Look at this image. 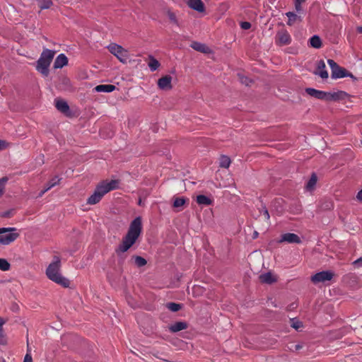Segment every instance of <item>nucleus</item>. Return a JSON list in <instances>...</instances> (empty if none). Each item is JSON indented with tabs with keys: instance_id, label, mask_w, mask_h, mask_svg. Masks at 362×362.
Listing matches in <instances>:
<instances>
[{
	"instance_id": "37",
	"label": "nucleus",
	"mask_w": 362,
	"mask_h": 362,
	"mask_svg": "<svg viewBox=\"0 0 362 362\" xmlns=\"http://www.w3.org/2000/svg\"><path fill=\"white\" fill-rule=\"evenodd\" d=\"M13 214H14V210L11 209V210H8V211L3 212L1 214V217L10 218V217L13 216Z\"/></svg>"
},
{
	"instance_id": "20",
	"label": "nucleus",
	"mask_w": 362,
	"mask_h": 362,
	"mask_svg": "<svg viewBox=\"0 0 362 362\" xmlns=\"http://www.w3.org/2000/svg\"><path fill=\"white\" fill-rule=\"evenodd\" d=\"M116 88L115 86L112 84L98 85L95 88L97 92L111 93Z\"/></svg>"
},
{
	"instance_id": "21",
	"label": "nucleus",
	"mask_w": 362,
	"mask_h": 362,
	"mask_svg": "<svg viewBox=\"0 0 362 362\" xmlns=\"http://www.w3.org/2000/svg\"><path fill=\"white\" fill-rule=\"evenodd\" d=\"M60 178H59L57 176L54 177L52 179H51L49 182L47 183L46 187L41 192L40 196L44 194L46 192L49 190L53 187L56 186L59 183Z\"/></svg>"
},
{
	"instance_id": "42",
	"label": "nucleus",
	"mask_w": 362,
	"mask_h": 362,
	"mask_svg": "<svg viewBox=\"0 0 362 362\" xmlns=\"http://www.w3.org/2000/svg\"><path fill=\"white\" fill-rule=\"evenodd\" d=\"M352 264L357 268L362 267V257H360L355 260L354 262H353Z\"/></svg>"
},
{
	"instance_id": "49",
	"label": "nucleus",
	"mask_w": 362,
	"mask_h": 362,
	"mask_svg": "<svg viewBox=\"0 0 362 362\" xmlns=\"http://www.w3.org/2000/svg\"><path fill=\"white\" fill-rule=\"evenodd\" d=\"M303 346L301 344H296L295 346V350L296 351H298L300 350V349H302Z\"/></svg>"
},
{
	"instance_id": "9",
	"label": "nucleus",
	"mask_w": 362,
	"mask_h": 362,
	"mask_svg": "<svg viewBox=\"0 0 362 362\" xmlns=\"http://www.w3.org/2000/svg\"><path fill=\"white\" fill-rule=\"evenodd\" d=\"M334 275V274L331 271H322L312 276L311 281L315 284L325 283L327 281H330Z\"/></svg>"
},
{
	"instance_id": "32",
	"label": "nucleus",
	"mask_w": 362,
	"mask_h": 362,
	"mask_svg": "<svg viewBox=\"0 0 362 362\" xmlns=\"http://www.w3.org/2000/svg\"><path fill=\"white\" fill-rule=\"evenodd\" d=\"M166 307L173 312H177L182 308V305L175 303H168L166 304Z\"/></svg>"
},
{
	"instance_id": "12",
	"label": "nucleus",
	"mask_w": 362,
	"mask_h": 362,
	"mask_svg": "<svg viewBox=\"0 0 362 362\" xmlns=\"http://www.w3.org/2000/svg\"><path fill=\"white\" fill-rule=\"evenodd\" d=\"M284 242L300 244L301 243V240L300 237L295 233H286L281 235L280 240H278L279 243Z\"/></svg>"
},
{
	"instance_id": "24",
	"label": "nucleus",
	"mask_w": 362,
	"mask_h": 362,
	"mask_svg": "<svg viewBox=\"0 0 362 362\" xmlns=\"http://www.w3.org/2000/svg\"><path fill=\"white\" fill-rule=\"evenodd\" d=\"M317 175L315 173H313L306 184V186H305L306 189L308 191L313 190L315 188V186L317 183Z\"/></svg>"
},
{
	"instance_id": "43",
	"label": "nucleus",
	"mask_w": 362,
	"mask_h": 362,
	"mask_svg": "<svg viewBox=\"0 0 362 362\" xmlns=\"http://www.w3.org/2000/svg\"><path fill=\"white\" fill-rule=\"evenodd\" d=\"M168 17L170 20L174 23H177L176 16L172 12H168Z\"/></svg>"
},
{
	"instance_id": "2",
	"label": "nucleus",
	"mask_w": 362,
	"mask_h": 362,
	"mask_svg": "<svg viewBox=\"0 0 362 362\" xmlns=\"http://www.w3.org/2000/svg\"><path fill=\"white\" fill-rule=\"evenodd\" d=\"M61 259L58 256H54L53 261L46 269V274L49 279L64 287H69L70 281L60 274Z\"/></svg>"
},
{
	"instance_id": "47",
	"label": "nucleus",
	"mask_w": 362,
	"mask_h": 362,
	"mask_svg": "<svg viewBox=\"0 0 362 362\" xmlns=\"http://www.w3.org/2000/svg\"><path fill=\"white\" fill-rule=\"evenodd\" d=\"M356 199L359 201H362V189L357 193Z\"/></svg>"
},
{
	"instance_id": "50",
	"label": "nucleus",
	"mask_w": 362,
	"mask_h": 362,
	"mask_svg": "<svg viewBox=\"0 0 362 362\" xmlns=\"http://www.w3.org/2000/svg\"><path fill=\"white\" fill-rule=\"evenodd\" d=\"M356 30L358 33H362V26L357 27Z\"/></svg>"
},
{
	"instance_id": "27",
	"label": "nucleus",
	"mask_w": 362,
	"mask_h": 362,
	"mask_svg": "<svg viewBox=\"0 0 362 362\" xmlns=\"http://www.w3.org/2000/svg\"><path fill=\"white\" fill-rule=\"evenodd\" d=\"M322 210H330L334 208V204L331 199H324L320 206Z\"/></svg>"
},
{
	"instance_id": "23",
	"label": "nucleus",
	"mask_w": 362,
	"mask_h": 362,
	"mask_svg": "<svg viewBox=\"0 0 362 362\" xmlns=\"http://www.w3.org/2000/svg\"><path fill=\"white\" fill-rule=\"evenodd\" d=\"M310 45L312 47L319 49L322 47V40L317 35H313L310 39Z\"/></svg>"
},
{
	"instance_id": "4",
	"label": "nucleus",
	"mask_w": 362,
	"mask_h": 362,
	"mask_svg": "<svg viewBox=\"0 0 362 362\" xmlns=\"http://www.w3.org/2000/svg\"><path fill=\"white\" fill-rule=\"evenodd\" d=\"M305 92L307 94L315 98L325 101L342 100L346 99L348 96V94L342 90L332 93L319 90L313 88H305Z\"/></svg>"
},
{
	"instance_id": "33",
	"label": "nucleus",
	"mask_w": 362,
	"mask_h": 362,
	"mask_svg": "<svg viewBox=\"0 0 362 362\" xmlns=\"http://www.w3.org/2000/svg\"><path fill=\"white\" fill-rule=\"evenodd\" d=\"M186 199L183 197H177L174 199L173 207L178 208L182 206L185 204Z\"/></svg>"
},
{
	"instance_id": "19",
	"label": "nucleus",
	"mask_w": 362,
	"mask_h": 362,
	"mask_svg": "<svg viewBox=\"0 0 362 362\" xmlns=\"http://www.w3.org/2000/svg\"><path fill=\"white\" fill-rule=\"evenodd\" d=\"M191 47L194 50L202 53H209L211 52V49L208 46L198 42H193L191 45Z\"/></svg>"
},
{
	"instance_id": "6",
	"label": "nucleus",
	"mask_w": 362,
	"mask_h": 362,
	"mask_svg": "<svg viewBox=\"0 0 362 362\" xmlns=\"http://www.w3.org/2000/svg\"><path fill=\"white\" fill-rule=\"evenodd\" d=\"M16 231V228H1L0 244L6 245L15 241L19 236Z\"/></svg>"
},
{
	"instance_id": "46",
	"label": "nucleus",
	"mask_w": 362,
	"mask_h": 362,
	"mask_svg": "<svg viewBox=\"0 0 362 362\" xmlns=\"http://www.w3.org/2000/svg\"><path fill=\"white\" fill-rule=\"evenodd\" d=\"M7 146V144L5 141L0 139V151L5 149Z\"/></svg>"
},
{
	"instance_id": "31",
	"label": "nucleus",
	"mask_w": 362,
	"mask_h": 362,
	"mask_svg": "<svg viewBox=\"0 0 362 362\" xmlns=\"http://www.w3.org/2000/svg\"><path fill=\"white\" fill-rule=\"evenodd\" d=\"M10 268V263L6 259L0 258V269L6 272L8 271Z\"/></svg>"
},
{
	"instance_id": "28",
	"label": "nucleus",
	"mask_w": 362,
	"mask_h": 362,
	"mask_svg": "<svg viewBox=\"0 0 362 362\" xmlns=\"http://www.w3.org/2000/svg\"><path fill=\"white\" fill-rule=\"evenodd\" d=\"M286 15L288 18L287 22L288 25H293L298 19H300V16L293 12H287Z\"/></svg>"
},
{
	"instance_id": "38",
	"label": "nucleus",
	"mask_w": 362,
	"mask_h": 362,
	"mask_svg": "<svg viewBox=\"0 0 362 362\" xmlns=\"http://www.w3.org/2000/svg\"><path fill=\"white\" fill-rule=\"evenodd\" d=\"M260 213H262V216L265 221H268L269 220L270 216H269L268 210L266 209L265 206L263 207L262 211H260Z\"/></svg>"
},
{
	"instance_id": "41",
	"label": "nucleus",
	"mask_w": 362,
	"mask_h": 362,
	"mask_svg": "<svg viewBox=\"0 0 362 362\" xmlns=\"http://www.w3.org/2000/svg\"><path fill=\"white\" fill-rule=\"evenodd\" d=\"M240 27L243 30H248L251 28V23L247 21L241 22Z\"/></svg>"
},
{
	"instance_id": "16",
	"label": "nucleus",
	"mask_w": 362,
	"mask_h": 362,
	"mask_svg": "<svg viewBox=\"0 0 362 362\" xmlns=\"http://www.w3.org/2000/svg\"><path fill=\"white\" fill-rule=\"evenodd\" d=\"M187 5L197 11L203 12L204 11V5L202 0H188Z\"/></svg>"
},
{
	"instance_id": "14",
	"label": "nucleus",
	"mask_w": 362,
	"mask_h": 362,
	"mask_svg": "<svg viewBox=\"0 0 362 362\" xmlns=\"http://www.w3.org/2000/svg\"><path fill=\"white\" fill-rule=\"evenodd\" d=\"M171 81L172 77L166 75L158 79V86L162 90H170L172 88Z\"/></svg>"
},
{
	"instance_id": "22",
	"label": "nucleus",
	"mask_w": 362,
	"mask_h": 362,
	"mask_svg": "<svg viewBox=\"0 0 362 362\" xmlns=\"http://www.w3.org/2000/svg\"><path fill=\"white\" fill-rule=\"evenodd\" d=\"M197 202L199 205L209 206L212 204L213 201L208 197L200 194L197 197Z\"/></svg>"
},
{
	"instance_id": "10",
	"label": "nucleus",
	"mask_w": 362,
	"mask_h": 362,
	"mask_svg": "<svg viewBox=\"0 0 362 362\" xmlns=\"http://www.w3.org/2000/svg\"><path fill=\"white\" fill-rule=\"evenodd\" d=\"M275 42L276 45L280 46L289 45L291 42V37L287 30H281L276 35Z\"/></svg>"
},
{
	"instance_id": "34",
	"label": "nucleus",
	"mask_w": 362,
	"mask_h": 362,
	"mask_svg": "<svg viewBox=\"0 0 362 362\" xmlns=\"http://www.w3.org/2000/svg\"><path fill=\"white\" fill-rule=\"evenodd\" d=\"M303 322L297 320L296 318L291 319V327L294 328L296 330H299L300 328L303 327Z\"/></svg>"
},
{
	"instance_id": "5",
	"label": "nucleus",
	"mask_w": 362,
	"mask_h": 362,
	"mask_svg": "<svg viewBox=\"0 0 362 362\" xmlns=\"http://www.w3.org/2000/svg\"><path fill=\"white\" fill-rule=\"evenodd\" d=\"M56 52L44 49L40 56V58L36 62L35 69L43 76H47L49 74V67L55 55Z\"/></svg>"
},
{
	"instance_id": "44",
	"label": "nucleus",
	"mask_w": 362,
	"mask_h": 362,
	"mask_svg": "<svg viewBox=\"0 0 362 362\" xmlns=\"http://www.w3.org/2000/svg\"><path fill=\"white\" fill-rule=\"evenodd\" d=\"M132 296H128V298H127V300L128 302V303L132 307V308H136V307H139V305H133L132 303Z\"/></svg>"
},
{
	"instance_id": "13",
	"label": "nucleus",
	"mask_w": 362,
	"mask_h": 362,
	"mask_svg": "<svg viewBox=\"0 0 362 362\" xmlns=\"http://www.w3.org/2000/svg\"><path fill=\"white\" fill-rule=\"evenodd\" d=\"M315 74L320 76L322 78H328V72L326 70V65L324 60L321 59L317 63V69L314 72Z\"/></svg>"
},
{
	"instance_id": "35",
	"label": "nucleus",
	"mask_w": 362,
	"mask_h": 362,
	"mask_svg": "<svg viewBox=\"0 0 362 362\" xmlns=\"http://www.w3.org/2000/svg\"><path fill=\"white\" fill-rule=\"evenodd\" d=\"M238 78L241 83L245 84V86H249L252 82L249 78L240 74H238Z\"/></svg>"
},
{
	"instance_id": "39",
	"label": "nucleus",
	"mask_w": 362,
	"mask_h": 362,
	"mask_svg": "<svg viewBox=\"0 0 362 362\" xmlns=\"http://www.w3.org/2000/svg\"><path fill=\"white\" fill-rule=\"evenodd\" d=\"M52 2L51 0H43V4L40 7L42 9L49 8L52 6Z\"/></svg>"
},
{
	"instance_id": "1",
	"label": "nucleus",
	"mask_w": 362,
	"mask_h": 362,
	"mask_svg": "<svg viewBox=\"0 0 362 362\" xmlns=\"http://www.w3.org/2000/svg\"><path fill=\"white\" fill-rule=\"evenodd\" d=\"M142 231L141 218H135L130 223L127 234L123 237L121 243L115 249L118 256L127 252L136 242Z\"/></svg>"
},
{
	"instance_id": "25",
	"label": "nucleus",
	"mask_w": 362,
	"mask_h": 362,
	"mask_svg": "<svg viewBox=\"0 0 362 362\" xmlns=\"http://www.w3.org/2000/svg\"><path fill=\"white\" fill-rule=\"evenodd\" d=\"M6 323V321L0 317V344L5 345L7 343L6 337L4 334L3 326Z\"/></svg>"
},
{
	"instance_id": "7",
	"label": "nucleus",
	"mask_w": 362,
	"mask_h": 362,
	"mask_svg": "<svg viewBox=\"0 0 362 362\" xmlns=\"http://www.w3.org/2000/svg\"><path fill=\"white\" fill-rule=\"evenodd\" d=\"M107 49L111 54L119 59V62L123 64L127 63L129 59V52L127 49L116 43L110 44Z\"/></svg>"
},
{
	"instance_id": "15",
	"label": "nucleus",
	"mask_w": 362,
	"mask_h": 362,
	"mask_svg": "<svg viewBox=\"0 0 362 362\" xmlns=\"http://www.w3.org/2000/svg\"><path fill=\"white\" fill-rule=\"evenodd\" d=\"M68 64V58L64 54H59L54 63V69H62Z\"/></svg>"
},
{
	"instance_id": "26",
	"label": "nucleus",
	"mask_w": 362,
	"mask_h": 362,
	"mask_svg": "<svg viewBox=\"0 0 362 362\" xmlns=\"http://www.w3.org/2000/svg\"><path fill=\"white\" fill-rule=\"evenodd\" d=\"M148 65L151 71H154L160 66V63L153 57L149 56V62L148 63Z\"/></svg>"
},
{
	"instance_id": "30",
	"label": "nucleus",
	"mask_w": 362,
	"mask_h": 362,
	"mask_svg": "<svg viewBox=\"0 0 362 362\" xmlns=\"http://www.w3.org/2000/svg\"><path fill=\"white\" fill-rule=\"evenodd\" d=\"M132 259H134L135 264L139 267H144L147 263L146 260L141 256H133Z\"/></svg>"
},
{
	"instance_id": "45",
	"label": "nucleus",
	"mask_w": 362,
	"mask_h": 362,
	"mask_svg": "<svg viewBox=\"0 0 362 362\" xmlns=\"http://www.w3.org/2000/svg\"><path fill=\"white\" fill-rule=\"evenodd\" d=\"M23 362H33L32 356L30 354H26Z\"/></svg>"
},
{
	"instance_id": "48",
	"label": "nucleus",
	"mask_w": 362,
	"mask_h": 362,
	"mask_svg": "<svg viewBox=\"0 0 362 362\" xmlns=\"http://www.w3.org/2000/svg\"><path fill=\"white\" fill-rule=\"evenodd\" d=\"M18 305L17 303H13L12 307H11V310L13 311H17L18 310Z\"/></svg>"
},
{
	"instance_id": "11",
	"label": "nucleus",
	"mask_w": 362,
	"mask_h": 362,
	"mask_svg": "<svg viewBox=\"0 0 362 362\" xmlns=\"http://www.w3.org/2000/svg\"><path fill=\"white\" fill-rule=\"evenodd\" d=\"M278 276L271 271L262 273L259 276V281L260 283L269 285L276 283L278 281Z\"/></svg>"
},
{
	"instance_id": "3",
	"label": "nucleus",
	"mask_w": 362,
	"mask_h": 362,
	"mask_svg": "<svg viewBox=\"0 0 362 362\" xmlns=\"http://www.w3.org/2000/svg\"><path fill=\"white\" fill-rule=\"evenodd\" d=\"M118 182L117 180L103 181L97 185L93 194L88 199V204H95L98 203L103 196L111 190L117 188Z\"/></svg>"
},
{
	"instance_id": "29",
	"label": "nucleus",
	"mask_w": 362,
	"mask_h": 362,
	"mask_svg": "<svg viewBox=\"0 0 362 362\" xmlns=\"http://www.w3.org/2000/svg\"><path fill=\"white\" fill-rule=\"evenodd\" d=\"M230 159L227 156H222L220 158V167L228 168L230 165Z\"/></svg>"
},
{
	"instance_id": "17",
	"label": "nucleus",
	"mask_w": 362,
	"mask_h": 362,
	"mask_svg": "<svg viewBox=\"0 0 362 362\" xmlns=\"http://www.w3.org/2000/svg\"><path fill=\"white\" fill-rule=\"evenodd\" d=\"M187 327L188 324L186 322H176L174 324L169 326L168 329L171 332L175 333L181 330L185 329Z\"/></svg>"
},
{
	"instance_id": "8",
	"label": "nucleus",
	"mask_w": 362,
	"mask_h": 362,
	"mask_svg": "<svg viewBox=\"0 0 362 362\" xmlns=\"http://www.w3.org/2000/svg\"><path fill=\"white\" fill-rule=\"evenodd\" d=\"M327 63L332 70V78H341L350 75L345 69L339 66L333 59H328Z\"/></svg>"
},
{
	"instance_id": "18",
	"label": "nucleus",
	"mask_w": 362,
	"mask_h": 362,
	"mask_svg": "<svg viewBox=\"0 0 362 362\" xmlns=\"http://www.w3.org/2000/svg\"><path fill=\"white\" fill-rule=\"evenodd\" d=\"M55 106L59 111L65 115L69 112V107L67 103L63 100H55Z\"/></svg>"
},
{
	"instance_id": "36",
	"label": "nucleus",
	"mask_w": 362,
	"mask_h": 362,
	"mask_svg": "<svg viewBox=\"0 0 362 362\" xmlns=\"http://www.w3.org/2000/svg\"><path fill=\"white\" fill-rule=\"evenodd\" d=\"M8 181V178L6 177H4L0 179V197L3 194L6 183Z\"/></svg>"
},
{
	"instance_id": "40",
	"label": "nucleus",
	"mask_w": 362,
	"mask_h": 362,
	"mask_svg": "<svg viewBox=\"0 0 362 362\" xmlns=\"http://www.w3.org/2000/svg\"><path fill=\"white\" fill-rule=\"evenodd\" d=\"M305 0H294L295 1V8L297 11H300L302 9L301 3L304 2Z\"/></svg>"
}]
</instances>
